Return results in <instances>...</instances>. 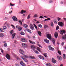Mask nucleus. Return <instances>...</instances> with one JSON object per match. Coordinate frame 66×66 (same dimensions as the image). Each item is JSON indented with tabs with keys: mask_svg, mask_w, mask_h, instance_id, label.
Listing matches in <instances>:
<instances>
[{
	"mask_svg": "<svg viewBox=\"0 0 66 66\" xmlns=\"http://www.w3.org/2000/svg\"><path fill=\"white\" fill-rule=\"evenodd\" d=\"M34 27H35V28L36 29H37V26H36L35 24H34Z\"/></svg>",
	"mask_w": 66,
	"mask_h": 66,
	"instance_id": "49",
	"label": "nucleus"
},
{
	"mask_svg": "<svg viewBox=\"0 0 66 66\" xmlns=\"http://www.w3.org/2000/svg\"><path fill=\"white\" fill-rule=\"evenodd\" d=\"M6 58H7L8 60H10V59L11 57H10V55H9V54H6Z\"/></svg>",
	"mask_w": 66,
	"mask_h": 66,
	"instance_id": "11",
	"label": "nucleus"
},
{
	"mask_svg": "<svg viewBox=\"0 0 66 66\" xmlns=\"http://www.w3.org/2000/svg\"><path fill=\"white\" fill-rule=\"evenodd\" d=\"M15 35H16V33H14L13 34H12V38H14V37H15Z\"/></svg>",
	"mask_w": 66,
	"mask_h": 66,
	"instance_id": "22",
	"label": "nucleus"
},
{
	"mask_svg": "<svg viewBox=\"0 0 66 66\" xmlns=\"http://www.w3.org/2000/svg\"><path fill=\"white\" fill-rule=\"evenodd\" d=\"M39 44V42H37V45L39 47H40V48H42V46H41L40 45L38 44Z\"/></svg>",
	"mask_w": 66,
	"mask_h": 66,
	"instance_id": "32",
	"label": "nucleus"
},
{
	"mask_svg": "<svg viewBox=\"0 0 66 66\" xmlns=\"http://www.w3.org/2000/svg\"><path fill=\"white\" fill-rule=\"evenodd\" d=\"M38 27H39V28H42V26L41 24H39L38 26Z\"/></svg>",
	"mask_w": 66,
	"mask_h": 66,
	"instance_id": "42",
	"label": "nucleus"
},
{
	"mask_svg": "<svg viewBox=\"0 0 66 66\" xmlns=\"http://www.w3.org/2000/svg\"><path fill=\"white\" fill-rule=\"evenodd\" d=\"M60 33L61 34L63 35V33H65V31L64 30H61L60 31Z\"/></svg>",
	"mask_w": 66,
	"mask_h": 66,
	"instance_id": "9",
	"label": "nucleus"
},
{
	"mask_svg": "<svg viewBox=\"0 0 66 66\" xmlns=\"http://www.w3.org/2000/svg\"><path fill=\"white\" fill-rule=\"evenodd\" d=\"M31 48H32V49L33 50V49H35V47L34 45H31Z\"/></svg>",
	"mask_w": 66,
	"mask_h": 66,
	"instance_id": "24",
	"label": "nucleus"
},
{
	"mask_svg": "<svg viewBox=\"0 0 66 66\" xmlns=\"http://www.w3.org/2000/svg\"><path fill=\"white\" fill-rule=\"evenodd\" d=\"M19 21V23H20V24L21 25H22V22H21V21H20V20H19L18 21Z\"/></svg>",
	"mask_w": 66,
	"mask_h": 66,
	"instance_id": "41",
	"label": "nucleus"
},
{
	"mask_svg": "<svg viewBox=\"0 0 66 66\" xmlns=\"http://www.w3.org/2000/svg\"><path fill=\"white\" fill-rule=\"evenodd\" d=\"M30 28L31 29V30H33L34 29V26H33L32 24H30Z\"/></svg>",
	"mask_w": 66,
	"mask_h": 66,
	"instance_id": "6",
	"label": "nucleus"
},
{
	"mask_svg": "<svg viewBox=\"0 0 66 66\" xmlns=\"http://www.w3.org/2000/svg\"><path fill=\"white\" fill-rule=\"evenodd\" d=\"M19 52L21 54H23V53H24V51L22 49L20 50H19Z\"/></svg>",
	"mask_w": 66,
	"mask_h": 66,
	"instance_id": "8",
	"label": "nucleus"
},
{
	"mask_svg": "<svg viewBox=\"0 0 66 66\" xmlns=\"http://www.w3.org/2000/svg\"><path fill=\"white\" fill-rule=\"evenodd\" d=\"M26 30L29 33H31V30L29 29H27Z\"/></svg>",
	"mask_w": 66,
	"mask_h": 66,
	"instance_id": "35",
	"label": "nucleus"
},
{
	"mask_svg": "<svg viewBox=\"0 0 66 66\" xmlns=\"http://www.w3.org/2000/svg\"><path fill=\"white\" fill-rule=\"evenodd\" d=\"M58 33L57 32H55L54 34V36L55 38H57V36H58Z\"/></svg>",
	"mask_w": 66,
	"mask_h": 66,
	"instance_id": "15",
	"label": "nucleus"
},
{
	"mask_svg": "<svg viewBox=\"0 0 66 66\" xmlns=\"http://www.w3.org/2000/svg\"><path fill=\"white\" fill-rule=\"evenodd\" d=\"M23 57L24 58H27L28 57V56L26 55H23Z\"/></svg>",
	"mask_w": 66,
	"mask_h": 66,
	"instance_id": "28",
	"label": "nucleus"
},
{
	"mask_svg": "<svg viewBox=\"0 0 66 66\" xmlns=\"http://www.w3.org/2000/svg\"><path fill=\"white\" fill-rule=\"evenodd\" d=\"M63 59H64V60H65L66 59V55L63 54Z\"/></svg>",
	"mask_w": 66,
	"mask_h": 66,
	"instance_id": "20",
	"label": "nucleus"
},
{
	"mask_svg": "<svg viewBox=\"0 0 66 66\" xmlns=\"http://www.w3.org/2000/svg\"><path fill=\"white\" fill-rule=\"evenodd\" d=\"M61 19L60 18H58V21L60 20Z\"/></svg>",
	"mask_w": 66,
	"mask_h": 66,
	"instance_id": "58",
	"label": "nucleus"
},
{
	"mask_svg": "<svg viewBox=\"0 0 66 66\" xmlns=\"http://www.w3.org/2000/svg\"><path fill=\"white\" fill-rule=\"evenodd\" d=\"M30 15H31V14H29L28 16L27 17V19H29V18H30Z\"/></svg>",
	"mask_w": 66,
	"mask_h": 66,
	"instance_id": "33",
	"label": "nucleus"
},
{
	"mask_svg": "<svg viewBox=\"0 0 66 66\" xmlns=\"http://www.w3.org/2000/svg\"><path fill=\"white\" fill-rule=\"evenodd\" d=\"M20 65L22 66H26V65L22 61H21L20 63Z\"/></svg>",
	"mask_w": 66,
	"mask_h": 66,
	"instance_id": "14",
	"label": "nucleus"
},
{
	"mask_svg": "<svg viewBox=\"0 0 66 66\" xmlns=\"http://www.w3.org/2000/svg\"><path fill=\"white\" fill-rule=\"evenodd\" d=\"M4 46L5 47H6L7 46V44L6 43H5L4 44Z\"/></svg>",
	"mask_w": 66,
	"mask_h": 66,
	"instance_id": "44",
	"label": "nucleus"
},
{
	"mask_svg": "<svg viewBox=\"0 0 66 66\" xmlns=\"http://www.w3.org/2000/svg\"><path fill=\"white\" fill-rule=\"evenodd\" d=\"M37 50H38L39 51V52H41L40 50H41V49H40V48L39 47H37Z\"/></svg>",
	"mask_w": 66,
	"mask_h": 66,
	"instance_id": "27",
	"label": "nucleus"
},
{
	"mask_svg": "<svg viewBox=\"0 0 66 66\" xmlns=\"http://www.w3.org/2000/svg\"><path fill=\"white\" fill-rule=\"evenodd\" d=\"M12 19L14 21H18V20L17 18L15 16H13L12 17Z\"/></svg>",
	"mask_w": 66,
	"mask_h": 66,
	"instance_id": "7",
	"label": "nucleus"
},
{
	"mask_svg": "<svg viewBox=\"0 0 66 66\" xmlns=\"http://www.w3.org/2000/svg\"><path fill=\"white\" fill-rule=\"evenodd\" d=\"M3 36H4V35H3V34L2 33L0 34V37H3Z\"/></svg>",
	"mask_w": 66,
	"mask_h": 66,
	"instance_id": "36",
	"label": "nucleus"
},
{
	"mask_svg": "<svg viewBox=\"0 0 66 66\" xmlns=\"http://www.w3.org/2000/svg\"><path fill=\"white\" fill-rule=\"evenodd\" d=\"M10 6H14V5H15V4H12V3H11L10 4Z\"/></svg>",
	"mask_w": 66,
	"mask_h": 66,
	"instance_id": "46",
	"label": "nucleus"
},
{
	"mask_svg": "<svg viewBox=\"0 0 66 66\" xmlns=\"http://www.w3.org/2000/svg\"><path fill=\"white\" fill-rule=\"evenodd\" d=\"M13 30L12 31H11L10 33L11 34H13Z\"/></svg>",
	"mask_w": 66,
	"mask_h": 66,
	"instance_id": "63",
	"label": "nucleus"
},
{
	"mask_svg": "<svg viewBox=\"0 0 66 66\" xmlns=\"http://www.w3.org/2000/svg\"><path fill=\"white\" fill-rule=\"evenodd\" d=\"M57 53H59V54H60V55H61V52L60 51H58Z\"/></svg>",
	"mask_w": 66,
	"mask_h": 66,
	"instance_id": "37",
	"label": "nucleus"
},
{
	"mask_svg": "<svg viewBox=\"0 0 66 66\" xmlns=\"http://www.w3.org/2000/svg\"><path fill=\"white\" fill-rule=\"evenodd\" d=\"M57 57L59 60L60 61H62V58L60 56H57Z\"/></svg>",
	"mask_w": 66,
	"mask_h": 66,
	"instance_id": "12",
	"label": "nucleus"
},
{
	"mask_svg": "<svg viewBox=\"0 0 66 66\" xmlns=\"http://www.w3.org/2000/svg\"><path fill=\"white\" fill-rule=\"evenodd\" d=\"M23 27H24V28H28V25L27 24H24V25H23Z\"/></svg>",
	"mask_w": 66,
	"mask_h": 66,
	"instance_id": "18",
	"label": "nucleus"
},
{
	"mask_svg": "<svg viewBox=\"0 0 66 66\" xmlns=\"http://www.w3.org/2000/svg\"><path fill=\"white\" fill-rule=\"evenodd\" d=\"M1 50L2 53H3V50L2 48H1Z\"/></svg>",
	"mask_w": 66,
	"mask_h": 66,
	"instance_id": "51",
	"label": "nucleus"
},
{
	"mask_svg": "<svg viewBox=\"0 0 66 66\" xmlns=\"http://www.w3.org/2000/svg\"><path fill=\"white\" fill-rule=\"evenodd\" d=\"M37 17H38L37 15V14H35L34 16V17L35 18H37Z\"/></svg>",
	"mask_w": 66,
	"mask_h": 66,
	"instance_id": "43",
	"label": "nucleus"
},
{
	"mask_svg": "<svg viewBox=\"0 0 66 66\" xmlns=\"http://www.w3.org/2000/svg\"><path fill=\"white\" fill-rule=\"evenodd\" d=\"M51 25L52 27H53L54 25L53 24V22H51Z\"/></svg>",
	"mask_w": 66,
	"mask_h": 66,
	"instance_id": "39",
	"label": "nucleus"
},
{
	"mask_svg": "<svg viewBox=\"0 0 66 66\" xmlns=\"http://www.w3.org/2000/svg\"><path fill=\"white\" fill-rule=\"evenodd\" d=\"M59 26H57L56 27V30H59Z\"/></svg>",
	"mask_w": 66,
	"mask_h": 66,
	"instance_id": "45",
	"label": "nucleus"
},
{
	"mask_svg": "<svg viewBox=\"0 0 66 66\" xmlns=\"http://www.w3.org/2000/svg\"><path fill=\"white\" fill-rule=\"evenodd\" d=\"M15 65L16 66H19V65H18V64H15Z\"/></svg>",
	"mask_w": 66,
	"mask_h": 66,
	"instance_id": "60",
	"label": "nucleus"
},
{
	"mask_svg": "<svg viewBox=\"0 0 66 66\" xmlns=\"http://www.w3.org/2000/svg\"><path fill=\"white\" fill-rule=\"evenodd\" d=\"M47 37L49 39H50V40H51V39H52V37L51 35L50 34H47Z\"/></svg>",
	"mask_w": 66,
	"mask_h": 66,
	"instance_id": "3",
	"label": "nucleus"
},
{
	"mask_svg": "<svg viewBox=\"0 0 66 66\" xmlns=\"http://www.w3.org/2000/svg\"><path fill=\"white\" fill-rule=\"evenodd\" d=\"M48 26L47 25H45L44 26V28H48Z\"/></svg>",
	"mask_w": 66,
	"mask_h": 66,
	"instance_id": "52",
	"label": "nucleus"
},
{
	"mask_svg": "<svg viewBox=\"0 0 66 66\" xmlns=\"http://www.w3.org/2000/svg\"><path fill=\"white\" fill-rule=\"evenodd\" d=\"M64 44V42H62L61 44L62 46H63Z\"/></svg>",
	"mask_w": 66,
	"mask_h": 66,
	"instance_id": "55",
	"label": "nucleus"
},
{
	"mask_svg": "<svg viewBox=\"0 0 66 66\" xmlns=\"http://www.w3.org/2000/svg\"><path fill=\"white\" fill-rule=\"evenodd\" d=\"M62 38V39H66V35H64V36H63Z\"/></svg>",
	"mask_w": 66,
	"mask_h": 66,
	"instance_id": "25",
	"label": "nucleus"
},
{
	"mask_svg": "<svg viewBox=\"0 0 66 66\" xmlns=\"http://www.w3.org/2000/svg\"><path fill=\"white\" fill-rule=\"evenodd\" d=\"M16 29H18V30L20 31L22 29V28L21 27H20V26H16L15 27Z\"/></svg>",
	"mask_w": 66,
	"mask_h": 66,
	"instance_id": "1",
	"label": "nucleus"
},
{
	"mask_svg": "<svg viewBox=\"0 0 66 66\" xmlns=\"http://www.w3.org/2000/svg\"><path fill=\"white\" fill-rule=\"evenodd\" d=\"M43 55L44 56H45V57H48V56H47V53H44L43 54Z\"/></svg>",
	"mask_w": 66,
	"mask_h": 66,
	"instance_id": "30",
	"label": "nucleus"
},
{
	"mask_svg": "<svg viewBox=\"0 0 66 66\" xmlns=\"http://www.w3.org/2000/svg\"><path fill=\"white\" fill-rule=\"evenodd\" d=\"M37 33L39 35L41 36V35H42V32L40 31H38Z\"/></svg>",
	"mask_w": 66,
	"mask_h": 66,
	"instance_id": "19",
	"label": "nucleus"
},
{
	"mask_svg": "<svg viewBox=\"0 0 66 66\" xmlns=\"http://www.w3.org/2000/svg\"><path fill=\"white\" fill-rule=\"evenodd\" d=\"M22 46L23 48H27V44L25 43H22Z\"/></svg>",
	"mask_w": 66,
	"mask_h": 66,
	"instance_id": "5",
	"label": "nucleus"
},
{
	"mask_svg": "<svg viewBox=\"0 0 66 66\" xmlns=\"http://www.w3.org/2000/svg\"><path fill=\"white\" fill-rule=\"evenodd\" d=\"M20 34L22 35H24V33L22 31H21L20 32Z\"/></svg>",
	"mask_w": 66,
	"mask_h": 66,
	"instance_id": "31",
	"label": "nucleus"
},
{
	"mask_svg": "<svg viewBox=\"0 0 66 66\" xmlns=\"http://www.w3.org/2000/svg\"><path fill=\"white\" fill-rule=\"evenodd\" d=\"M20 57L21 59H23V61H24L25 62H27V63H28V60H27V59L23 58V56H20Z\"/></svg>",
	"mask_w": 66,
	"mask_h": 66,
	"instance_id": "4",
	"label": "nucleus"
},
{
	"mask_svg": "<svg viewBox=\"0 0 66 66\" xmlns=\"http://www.w3.org/2000/svg\"><path fill=\"white\" fill-rule=\"evenodd\" d=\"M39 18H44V17L40 16L39 17Z\"/></svg>",
	"mask_w": 66,
	"mask_h": 66,
	"instance_id": "56",
	"label": "nucleus"
},
{
	"mask_svg": "<svg viewBox=\"0 0 66 66\" xmlns=\"http://www.w3.org/2000/svg\"><path fill=\"white\" fill-rule=\"evenodd\" d=\"M30 58L32 59H35V57H34L31 56H30Z\"/></svg>",
	"mask_w": 66,
	"mask_h": 66,
	"instance_id": "38",
	"label": "nucleus"
},
{
	"mask_svg": "<svg viewBox=\"0 0 66 66\" xmlns=\"http://www.w3.org/2000/svg\"><path fill=\"white\" fill-rule=\"evenodd\" d=\"M48 20H50V18H48L47 19Z\"/></svg>",
	"mask_w": 66,
	"mask_h": 66,
	"instance_id": "59",
	"label": "nucleus"
},
{
	"mask_svg": "<svg viewBox=\"0 0 66 66\" xmlns=\"http://www.w3.org/2000/svg\"><path fill=\"white\" fill-rule=\"evenodd\" d=\"M63 19H64L65 20V21H66V18H63Z\"/></svg>",
	"mask_w": 66,
	"mask_h": 66,
	"instance_id": "61",
	"label": "nucleus"
},
{
	"mask_svg": "<svg viewBox=\"0 0 66 66\" xmlns=\"http://www.w3.org/2000/svg\"><path fill=\"white\" fill-rule=\"evenodd\" d=\"M21 40L22 42H27V40H26V39L24 38H21Z\"/></svg>",
	"mask_w": 66,
	"mask_h": 66,
	"instance_id": "16",
	"label": "nucleus"
},
{
	"mask_svg": "<svg viewBox=\"0 0 66 66\" xmlns=\"http://www.w3.org/2000/svg\"><path fill=\"white\" fill-rule=\"evenodd\" d=\"M54 23L55 24H57V21L56 20H54Z\"/></svg>",
	"mask_w": 66,
	"mask_h": 66,
	"instance_id": "29",
	"label": "nucleus"
},
{
	"mask_svg": "<svg viewBox=\"0 0 66 66\" xmlns=\"http://www.w3.org/2000/svg\"><path fill=\"white\" fill-rule=\"evenodd\" d=\"M46 66H52L51 65V64H50L49 63H47L46 64Z\"/></svg>",
	"mask_w": 66,
	"mask_h": 66,
	"instance_id": "34",
	"label": "nucleus"
},
{
	"mask_svg": "<svg viewBox=\"0 0 66 66\" xmlns=\"http://www.w3.org/2000/svg\"><path fill=\"white\" fill-rule=\"evenodd\" d=\"M12 9V11L11 12L9 11V13L10 14H11L12 13V11H13V9H12V8H11Z\"/></svg>",
	"mask_w": 66,
	"mask_h": 66,
	"instance_id": "50",
	"label": "nucleus"
},
{
	"mask_svg": "<svg viewBox=\"0 0 66 66\" xmlns=\"http://www.w3.org/2000/svg\"><path fill=\"white\" fill-rule=\"evenodd\" d=\"M48 48L49 50H51L52 51L54 50V48L51 47V45H50L48 46Z\"/></svg>",
	"mask_w": 66,
	"mask_h": 66,
	"instance_id": "10",
	"label": "nucleus"
},
{
	"mask_svg": "<svg viewBox=\"0 0 66 66\" xmlns=\"http://www.w3.org/2000/svg\"><path fill=\"white\" fill-rule=\"evenodd\" d=\"M52 42H55V39L54 38L52 39Z\"/></svg>",
	"mask_w": 66,
	"mask_h": 66,
	"instance_id": "54",
	"label": "nucleus"
},
{
	"mask_svg": "<svg viewBox=\"0 0 66 66\" xmlns=\"http://www.w3.org/2000/svg\"><path fill=\"white\" fill-rule=\"evenodd\" d=\"M39 58L42 60H44V57L40 55L39 56Z\"/></svg>",
	"mask_w": 66,
	"mask_h": 66,
	"instance_id": "17",
	"label": "nucleus"
},
{
	"mask_svg": "<svg viewBox=\"0 0 66 66\" xmlns=\"http://www.w3.org/2000/svg\"><path fill=\"white\" fill-rule=\"evenodd\" d=\"M33 50L34 51L35 53H36L37 54L39 53L38 52V51H36L35 50V49H33Z\"/></svg>",
	"mask_w": 66,
	"mask_h": 66,
	"instance_id": "21",
	"label": "nucleus"
},
{
	"mask_svg": "<svg viewBox=\"0 0 66 66\" xmlns=\"http://www.w3.org/2000/svg\"><path fill=\"white\" fill-rule=\"evenodd\" d=\"M3 28L4 29V30H6L7 28L6 26H4L3 27Z\"/></svg>",
	"mask_w": 66,
	"mask_h": 66,
	"instance_id": "48",
	"label": "nucleus"
},
{
	"mask_svg": "<svg viewBox=\"0 0 66 66\" xmlns=\"http://www.w3.org/2000/svg\"><path fill=\"white\" fill-rule=\"evenodd\" d=\"M64 49H66V46H64Z\"/></svg>",
	"mask_w": 66,
	"mask_h": 66,
	"instance_id": "64",
	"label": "nucleus"
},
{
	"mask_svg": "<svg viewBox=\"0 0 66 66\" xmlns=\"http://www.w3.org/2000/svg\"><path fill=\"white\" fill-rule=\"evenodd\" d=\"M7 20V18L6 17L5 18V20Z\"/></svg>",
	"mask_w": 66,
	"mask_h": 66,
	"instance_id": "62",
	"label": "nucleus"
},
{
	"mask_svg": "<svg viewBox=\"0 0 66 66\" xmlns=\"http://www.w3.org/2000/svg\"><path fill=\"white\" fill-rule=\"evenodd\" d=\"M52 61L53 63L55 64L56 63V61L54 58H53L52 59Z\"/></svg>",
	"mask_w": 66,
	"mask_h": 66,
	"instance_id": "13",
	"label": "nucleus"
},
{
	"mask_svg": "<svg viewBox=\"0 0 66 66\" xmlns=\"http://www.w3.org/2000/svg\"><path fill=\"white\" fill-rule=\"evenodd\" d=\"M11 26H12V28H13V29H15V27L14 26V25H13L12 24H11Z\"/></svg>",
	"mask_w": 66,
	"mask_h": 66,
	"instance_id": "53",
	"label": "nucleus"
},
{
	"mask_svg": "<svg viewBox=\"0 0 66 66\" xmlns=\"http://www.w3.org/2000/svg\"><path fill=\"white\" fill-rule=\"evenodd\" d=\"M0 31L1 32H4V30L3 29L0 28Z\"/></svg>",
	"mask_w": 66,
	"mask_h": 66,
	"instance_id": "23",
	"label": "nucleus"
},
{
	"mask_svg": "<svg viewBox=\"0 0 66 66\" xmlns=\"http://www.w3.org/2000/svg\"><path fill=\"white\" fill-rule=\"evenodd\" d=\"M58 24L59 26H60V27H63L64 26V24L62 22H59L58 23Z\"/></svg>",
	"mask_w": 66,
	"mask_h": 66,
	"instance_id": "2",
	"label": "nucleus"
},
{
	"mask_svg": "<svg viewBox=\"0 0 66 66\" xmlns=\"http://www.w3.org/2000/svg\"><path fill=\"white\" fill-rule=\"evenodd\" d=\"M52 2H53V1H52V0L50 1H49V2H50V3H52Z\"/></svg>",
	"mask_w": 66,
	"mask_h": 66,
	"instance_id": "57",
	"label": "nucleus"
},
{
	"mask_svg": "<svg viewBox=\"0 0 66 66\" xmlns=\"http://www.w3.org/2000/svg\"><path fill=\"white\" fill-rule=\"evenodd\" d=\"M30 44H33V45L34 44H35V42H30Z\"/></svg>",
	"mask_w": 66,
	"mask_h": 66,
	"instance_id": "40",
	"label": "nucleus"
},
{
	"mask_svg": "<svg viewBox=\"0 0 66 66\" xmlns=\"http://www.w3.org/2000/svg\"><path fill=\"white\" fill-rule=\"evenodd\" d=\"M26 11L22 10L21 12V14H23V13H26Z\"/></svg>",
	"mask_w": 66,
	"mask_h": 66,
	"instance_id": "26",
	"label": "nucleus"
},
{
	"mask_svg": "<svg viewBox=\"0 0 66 66\" xmlns=\"http://www.w3.org/2000/svg\"><path fill=\"white\" fill-rule=\"evenodd\" d=\"M44 42H49V40L46 39L44 40Z\"/></svg>",
	"mask_w": 66,
	"mask_h": 66,
	"instance_id": "47",
	"label": "nucleus"
}]
</instances>
